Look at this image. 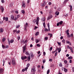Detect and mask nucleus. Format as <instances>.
Segmentation results:
<instances>
[{"instance_id": "nucleus-3", "label": "nucleus", "mask_w": 74, "mask_h": 74, "mask_svg": "<svg viewBox=\"0 0 74 74\" xmlns=\"http://www.w3.org/2000/svg\"><path fill=\"white\" fill-rule=\"evenodd\" d=\"M27 26H28V23H26L25 24V28H24V30L25 31H26L27 30V29H26V28H27Z\"/></svg>"}, {"instance_id": "nucleus-12", "label": "nucleus", "mask_w": 74, "mask_h": 74, "mask_svg": "<svg viewBox=\"0 0 74 74\" xmlns=\"http://www.w3.org/2000/svg\"><path fill=\"white\" fill-rule=\"evenodd\" d=\"M69 49L71 51V52L72 53H73L74 52V51H73V48H72L71 47H70Z\"/></svg>"}, {"instance_id": "nucleus-37", "label": "nucleus", "mask_w": 74, "mask_h": 74, "mask_svg": "<svg viewBox=\"0 0 74 74\" xmlns=\"http://www.w3.org/2000/svg\"><path fill=\"white\" fill-rule=\"evenodd\" d=\"M43 19H44L43 21H45V17H44V18H43L41 19V20H42V21H43Z\"/></svg>"}, {"instance_id": "nucleus-27", "label": "nucleus", "mask_w": 74, "mask_h": 74, "mask_svg": "<svg viewBox=\"0 0 74 74\" xmlns=\"http://www.w3.org/2000/svg\"><path fill=\"white\" fill-rule=\"evenodd\" d=\"M13 6V3H12L10 4V7H12Z\"/></svg>"}, {"instance_id": "nucleus-9", "label": "nucleus", "mask_w": 74, "mask_h": 74, "mask_svg": "<svg viewBox=\"0 0 74 74\" xmlns=\"http://www.w3.org/2000/svg\"><path fill=\"white\" fill-rule=\"evenodd\" d=\"M0 9L2 11V13H3L4 12V8L3 6H1Z\"/></svg>"}, {"instance_id": "nucleus-21", "label": "nucleus", "mask_w": 74, "mask_h": 74, "mask_svg": "<svg viewBox=\"0 0 74 74\" xmlns=\"http://www.w3.org/2000/svg\"><path fill=\"white\" fill-rule=\"evenodd\" d=\"M2 47L3 49H4V48H6V47L4 45H2Z\"/></svg>"}, {"instance_id": "nucleus-17", "label": "nucleus", "mask_w": 74, "mask_h": 74, "mask_svg": "<svg viewBox=\"0 0 74 74\" xmlns=\"http://www.w3.org/2000/svg\"><path fill=\"white\" fill-rule=\"evenodd\" d=\"M59 66L60 67H62V66H63V65H62V63L60 62L59 64Z\"/></svg>"}, {"instance_id": "nucleus-20", "label": "nucleus", "mask_w": 74, "mask_h": 74, "mask_svg": "<svg viewBox=\"0 0 74 74\" xmlns=\"http://www.w3.org/2000/svg\"><path fill=\"white\" fill-rule=\"evenodd\" d=\"M11 18L12 20H14V16L13 15H12L11 16Z\"/></svg>"}, {"instance_id": "nucleus-47", "label": "nucleus", "mask_w": 74, "mask_h": 74, "mask_svg": "<svg viewBox=\"0 0 74 74\" xmlns=\"http://www.w3.org/2000/svg\"><path fill=\"white\" fill-rule=\"evenodd\" d=\"M25 44H26L27 42V40H26L25 41Z\"/></svg>"}, {"instance_id": "nucleus-49", "label": "nucleus", "mask_w": 74, "mask_h": 74, "mask_svg": "<svg viewBox=\"0 0 74 74\" xmlns=\"http://www.w3.org/2000/svg\"><path fill=\"white\" fill-rule=\"evenodd\" d=\"M5 47L6 48H8L9 46L8 45H7L5 46Z\"/></svg>"}, {"instance_id": "nucleus-41", "label": "nucleus", "mask_w": 74, "mask_h": 74, "mask_svg": "<svg viewBox=\"0 0 74 74\" xmlns=\"http://www.w3.org/2000/svg\"><path fill=\"white\" fill-rule=\"evenodd\" d=\"M57 54H58V52H56L55 53V56H56L57 55Z\"/></svg>"}, {"instance_id": "nucleus-24", "label": "nucleus", "mask_w": 74, "mask_h": 74, "mask_svg": "<svg viewBox=\"0 0 74 74\" xmlns=\"http://www.w3.org/2000/svg\"><path fill=\"white\" fill-rule=\"evenodd\" d=\"M64 70L65 73H66V72H67V69H66L65 68H64Z\"/></svg>"}, {"instance_id": "nucleus-14", "label": "nucleus", "mask_w": 74, "mask_h": 74, "mask_svg": "<svg viewBox=\"0 0 74 74\" xmlns=\"http://www.w3.org/2000/svg\"><path fill=\"white\" fill-rule=\"evenodd\" d=\"M25 53L26 55H29V56H30V54H29V53L28 52V51H26Z\"/></svg>"}, {"instance_id": "nucleus-22", "label": "nucleus", "mask_w": 74, "mask_h": 74, "mask_svg": "<svg viewBox=\"0 0 74 74\" xmlns=\"http://www.w3.org/2000/svg\"><path fill=\"white\" fill-rule=\"evenodd\" d=\"M9 60L10 61H8V64L10 66H11V60L10 59Z\"/></svg>"}, {"instance_id": "nucleus-60", "label": "nucleus", "mask_w": 74, "mask_h": 74, "mask_svg": "<svg viewBox=\"0 0 74 74\" xmlns=\"http://www.w3.org/2000/svg\"><path fill=\"white\" fill-rule=\"evenodd\" d=\"M22 43H23V44H25V41H23L22 42Z\"/></svg>"}, {"instance_id": "nucleus-56", "label": "nucleus", "mask_w": 74, "mask_h": 74, "mask_svg": "<svg viewBox=\"0 0 74 74\" xmlns=\"http://www.w3.org/2000/svg\"><path fill=\"white\" fill-rule=\"evenodd\" d=\"M57 49L58 50V51H60V48H58Z\"/></svg>"}, {"instance_id": "nucleus-28", "label": "nucleus", "mask_w": 74, "mask_h": 74, "mask_svg": "<svg viewBox=\"0 0 74 74\" xmlns=\"http://www.w3.org/2000/svg\"><path fill=\"white\" fill-rule=\"evenodd\" d=\"M50 72V71L49 69H48L47 71V73L49 74V73Z\"/></svg>"}, {"instance_id": "nucleus-59", "label": "nucleus", "mask_w": 74, "mask_h": 74, "mask_svg": "<svg viewBox=\"0 0 74 74\" xmlns=\"http://www.w3.org/2000/svg\"><path fill=\"white\" fill-rule=\"evenodd\" d=\"M59 25V23H58L57 24V26H58Z\"/></svg>"}, {"instance_id": "nucleus-2", "label": "nucleus", "mask_w": 74, "mask_h": 74, "mask_svg": "<svg viewBox=\"0 0 74 74\" xmlns=\"http://www.w3.org/2000/svg\"><path fill=\"white\" fill-rule=\"evenodd\" d=\"M27 45L26 44L24 46H23V53H25V51H26V47Z\"/></svg>"}, {"instance_id": "nucleus-32", "label": "nucleus", "mask_w": 74, "mask_h": 74, "mask_svg": "<svg viewBox=\"0 0 74 74\" xmlns=\"http://www.w3.org/2000/svg\"><path fill=\"white\" fill-rule=\"evenodd\" d=\"M17 32V30H16V29L13 30V33H14H14H15V32Z\"/></svg>"}, {"instance_id": "nucleus-40", "label": "nucleus", "mask_w": 74, "mask_h": 74, "mask_svg": "<svg viewBox=\"0 0 74 74\" xmlns=\"http://www.w3.org/2000/svg\"><path fill=\"white\" fill-rule=\"evenodd\" d=\"M19 27H20V25H18L16 26V28H19Z\"/></svg>"}, {"instance_id": "nucleus-16", "label": "nucleus", "mask_w": 74, "mask_h": 74, "mask_svg": "<svg viewBox=\"0 0 74 74\" xmlns=\"http://www.w3.org/2000/svg\"><path fill=\"white\" fill-rule=\"evenodd\" d=\"M27 60L28 61H30V56H29L27 57Z\"/></svg>"}, {"instance_id": "nucleus-35", "label": "nucleus", "mask_w": 74, "mask_h": 74, "mask_svg": "<svg viewBox=\"0 0 74 74\" xmlns=\"http://www.w3.org/2000/svg\"><path fill=\"white\" fill-rule=\"evenodd\" d=\"M59 24L60 25H62L63 23V21H61L59 23Z\"/></svg>"}, {"instance_id": "nucleus-62", "label": "nucleus", "mask_w": 74, "mask_h": 74, "mask_svg": "<svg viewBox=\"0 0 74 74\" xmlns=\"http://www.w3.org/2000/svg\"><path fill=\"white\" fill-rule=\"evenodd\" d=\"M66 33H69V29H67V30H66Z\"/></svg>"}, {"instance_id": "nucleus-44", "label": "nucleus", "mask_w": 74, "mask_h": 74, "mask_svg": "<svg viewBox=\"0 0 74 74\" xmlns=\"http://www.w3.org/2000/svg\"><path fill=\"white\" fill-rule=\"evenodd\" d=\"M17 38L18 40H19L20 39V37L19 36L17 37Z\"/></svg>"}, {"instance_id": "nucleus-61", "label": "nucleus", "mask_w": 74, "mask_h": 74, "mask_svg": "<svg viewBox=\"0 0 74 74\" xmlns=\"http://www.w3.org/2000/svg\"><path fill=\"white\" fill-rule=\"evenodd\" d=\"M59 12H58L56 13V15L58 16V15H59Z\"/></svg>"}, {"instance_id": "nucleus-30", "label": "nucleus", "mask_w": 74, "mask_h": 74, "mask_svg": "<svg viewBox=\"0 0 74 74\" xmlns=\"http://www.w3.org/2000/svg\"><path fill=\"white\" fill-rule=\"evenodd\" d=\"M62 42L64 44H65V40H64V39L62 41Z\"/></svg>"}, {"instance_id": "nucleus-6", "label": "nucleus", "mask_w": 74, "mask_h": 74, "mask_svg": "<svg viewBox=\"0 0 74 74\" xmlns=\"http://www.w3.org/2000/svg\"><path fill=\"white\" fill-rule=\"evenodd\" d=\"M36 71V70L35 69V68H32L31 69V72H33V73H35Z\"/></svg>"}, {"instance_id": "nucleus-4", "label": "nucleus", "mask_w": 74, "mask_h": 74, "mask_svg": "<svg viewBox=\"0 0 74 74\" xmlns=\"http://www.w3.org/2000/svg\"><path fill=\"white\" fill-rule=\"evenodd\" d=\"M52 17H53L52 15H49L48 16L47 18V21H49V19H51V18H52Z\"/></svg>"}, {"instance_id": "nucleus-55", "label": "nucleus", "mask_w": 74, "mask_h": 74, "mask_svg": "<svg viewBox=\"0 0 74 74\" xmlns=\"http://www.w3.org/2000/svg\"><path fill=\"white\" fill-rule=\"evenodd\" d=\"M43 62L44 63L45 62V60H43Z\"/></svg>"}, {"instance_id": "nucleus-45", "label": "nucleus", "mask_w": 74, "mask_h": 74, "mask_svg": "<svg viewBox=\"0 0 74 74\" xmlns=\"http://www.w3.org/2000/svg\"><path fill=\"white\" fill-rule=\"evenodd\" d=\"M67 62V61L66 60H64V63L65 64H66Z\"/></svg>"}, {"instance_id": "nucleus-63", "label": "nucleus", "mask_w": 74, "mask_h": 74, "mask_svg": "<svg viewBox=\"0 0 74 74\" xmlns=\"http://www.w3.org/2000/svg\"><path fill=\"white\" fill-rule=\"evenodd\" d=\"M67 48H68L69 49L70 48V47H69V46H67Z\"/></svg>"}, {"instance_id": "nucleus-5", "label": "nucleus", "mask_w": 74, "mask_h": 74, "mask_svg": "<svg viewBox=\"0 0 74 74\" xmlns=\"http://www.w3.org/2000/svg\"><path fill=\"white\" fill-rule=\"evenodd\" d=\"M39 18L38 17H37L36 20V24L38 25V21H39Z\"/></svg>"}, {"instance_id": "nucleus-64", "label": "nucleus", "mask_w": 74, "mask_h": 74, "mask_svg": "<svg viewBox=\"0 0 74 74\" xmlns=\"http://www.w3.org/2000/svg\"><path fill=\"white\" fill-rule=\"evenodd\" d=\"M15 12L16 14H18V11H15Z\"/></svg>"}, {"instance_id": "nucleus-52", "label": "nucleus", "mask_w": 74, "mask_h": 74, "mask_svg": "<svg viewBox=\"0 0 74 74\" xmlns=\"http://www.w3.org/2000/svg\"><path fill=\"white\" fill-rule=\"evenodd\" d=\"M48 4H49V5H51V4H52V3H51V2H49Z\"/></svg>"}, {"instance_id": "nucleus-25", "label": "nucleus", "mask_w": 74, "mask_h": 74, "mask_svg": "<svg viewBox=\"0 0 74 74\" xmlns=\"http://www.w3.org/2000/svg\"><path fill=\"white\" fill-rule=\"evenodd\" d=\"M29 66H30V64H29V63L27 64V67H26V68H28V67H29Z\"/></svg>"}, {"instance_id": "nucleus-26", "label": "nucleus", "mask_w": 74, "mask_h": 74, "mask_svg": "<svg viewBox=\"0 0 74 74\" xmlns=\"http://www.w3.org/2000/svg\"><path fill=\"white\" fill-rule=\"evenodd\" d=\"M5 40V38H3L2 39L3 42H4Z\"/></svg>"}, {"instance_id": "nucleus-31", "label": "nucleus", "mask_w": 74, "mask_h": 74, "mask_svg": "<svg viewBox=\"0 0 74 74\" xmlns=\"http://www.w3.org/2000/svg\"><path fill=\"white\" fill-rule=\"evenodd\" d=\"M39 34V33L38 32H37L35 34V35L36 36H38V35Z\"/></svg>"}, {"instance_id": "nucleus-34", "label": "nucleus", "mask_w": 74, "mask_h": 74, "mask_svg": "<svg viewBox=\"0 0 74 74\" xmlns=\"http://www.w3.org/2000/svg\"><path fill=\"white\" fill-rule=\"evenodd\" d=\"M14 42V40H10V43H12V42Z\"/></svg>"}, {"instance_id": "nucleus-57", "label": "nucleus", "mask_w": 74, "mask_h": 74, "mask_svg": "<svg viewBox=\"0 0 74 74\" xmlns=\"http://www.w3.org/2000/svg\"><path fill=\"white\" fill-rule=\"evenodd\" d=\"M71 37H73V34H71Z\"/></svg>"}, {"instance_id": "nucleus-58", "label": "nucleus", "mask_w": 74, "mask_h": 74, "mask_svg": "<svg viewBox=\"0 0 74 74\" xmlns=\"http://www.w3.org/2000/svg\"><path fill=\"white\" fill-rule=\"evenodd\" d=\"M49 61H50V62H52V59H50L49 60Z\"/></svg>"}, {"instance_id": "nucleus-54", "label": "nucleus", "mask_w": 74, "mask_h": 74, "mask_svg": "<svg viewBox=\"0 0 74 74\" xmlns=\"http://www.w3.org/2000/svg\"><path fill=\"white\" fill-rule=\"evenodd\" d=\"M20 32V31H19V30H18L17 31V32L16 31V33L17 34H18V33H19Z\"/></svg>"}, {"instance_id": "nucleus-10", "label": "nucleus", "mask_w": 74, "mask_h": 74, "mask_svg": "<svg viewBox=\"0 0 74 74\" xmlns=\"http://www.w3.org/2000/svg\"><path fill=\"white\" fill-rule=\"evenodd\" d=\"M22 7H25V6H26V5H25V2H24V1H23L22 2Z\"/></svg>"}, {"instance_id": "nucleus-33", "label": "nucleus", "mask_w": 74, "mask_h": 74, "mask_svg": "<svg viewBox=\"0 0 74 74\" xmlns=\"http://www.w3.org/2000/svg\"><path fill=\"white\" fill-rule=\"evenodd\" d=\"M45 32H48L49 30L48 29H47L45 28Z\"/></svg>"}, {"instance_id": "nucleus-42", "label": "nucleus", "mask_w": 74, "mask_h": 74, "mask_svg": "<svg viewBox=\"0 0 74 74\" xmlns=\"http://www.w3.org/2000/svg\"><path fill=\"white\" fill-rule=\"evenodd\" d=\"M67 0H65L63 2V3L64 4V3H66V2H67Z\"/></svg>"}, {"instance_id": "nucleus-51", "label": "nucleus", "mask_w": 74, "mask_h": 74, "mask_svg": "<svg viewBox=\"0 0 74 74\" xmlns=\"http://www.w3.org/2000/svg\"><path fill=\"white\" fill-rule=\"evenodd\" d=\"M52 47H51L50 49H49V51H51L52 50Z\"/></svg>"}, {"instance_id": "nucleus-29", "label": "nucleus", "mask_w": 74, "mask_h": 74, "mask_svg": "<svg viewBox=\"0 0 74 74\" xmlns=\"http://www.w3.org/2000/svg\"><path fill=\"white\" fill-rule=\"evenodd\" d=\"M48 35H49V36H50L51 37L52 36V34L49 33L48 34Z\"/></svg>"}, {"instance_id": "nucleus-48", "label": "nucleus", "mask_w": 74, "mask_h": 74, "mask_svg": "<svg viewBox=\"0 0 74 74\" xmlns=\"http://www.w3.org/2000/svg\"><path fill=\"white\" fill-rule=\"evenodd\" d=\"M57 43H58V44L59 45H61V43L58 42Z\"/></svg>"}, {"instance_id": "nucleus-38", "label": "nucleus", "mask_w": 74, "mask_h": 74, "mask_svg": "<svg viewBox=\"0 0 74 74\" xmlns=\"http://www.w3.org/2000/svg\"><path fill=\"white\" fill-rule=\"evenodd\" d=\"M72 58V57H68V59H71Z\"/></svg>"}, {"instance_id": "nucleus-18", "label": "nucleus", "mask_w": 74, "mask_h": 74, "mask_svg": "<svg viewBox=\"0 0 74 74\" xmlns=\"http://www.w3.org/2000/svg\"><path fill=\"white\" fill-rule=\"evenodd\" d=\"M69 7H70V11H72V6L71 5H69Z\"/></svg>"}, {"instance_id": "nucleus-15", "label": "nucleus", "mask_w": 74, "mask_h": 74, "mask_svg": "<svg viewBox=\"0 0 74 74\" xmlns=\"http://www.w3.org/2000/svg\"><path fill=\"white\" fill-rule=\"evenodd\" d=\"M31 55L32 58H33L34 57V55H33V53H31Z\"/></svg>"}, {"instance_id": "nucleus-46", "label": "nucleus", "mask_w": 74, "mask_h": 74, "mask_svg": "<svg viewBox=\"0 0 74 74\" xmlns=\"http://www.w3.org/2000/svg\"><path fill=\"white\" fill-rule=\"evenodd\" d=\"M43 25L44 27H45V23H43Z\"/></svg>"}, {"instance_id": "nucleus-7", "label": "nucleus", "mask_w": 74, "mask_h": 74, "mask_svg": "<svg viewBox=\"0 0 74 74\" xmlns=\"http://www.w3.org/2000/svg\"><path fill=\"white\" fill-rule=\"evenodd\" d=\"M27 57L26 56H25L24 57L22 56L21 57V59L22 60H25V59H27Z\"/></svg>"}, {"instance_id": "nucleus-23", "label": "nucleus", "mask_w": 74, "mask_h": 74, "mask_svg": "<svg viewBox=\"0 0 74 74\" xmlns=\"http://www.w3.org/2000/svg\"><path fill=\"white\" fill-rule=\"evenodd\" d=\"M35 41H36V43H38V42H39V41H40V40H37V39H36Z\"/></svg>"}, {"instance_id": "nucleus-36", "label": "nucleus", "mask_w": 74, "mask_h": 74, "mask_svg": "<svg viewBox=\"0 0 74 74\" xmlns=\"http://www.w3.org/2000/svg\"><path fill=\"white\" fill-rule=\"evenodd\" d=\"M8 17L6 18L5 19V21H8Z\"/></svg>"}, {"instance_id": "nucleus-50", "label": "nucleus", "mask_w": 74, "mask_h": 74, "mask_svg": "<svg viewBox=\"0 0 74 74\" xmlns=\"http://www.w3.org/2000/svg\"><path fill=\"white\" fill-rule=\"evenodd\" d=\"M38 27H37V26H35V28H34V30H36V29H37V28H38Z\"/></svg>"}, {"instance_id": "nucleus-53", "label": "nucleus", "mask_w": 74, "mask_h": 74, "mask_svg": "<svg viewBox=\"0 0 74 74\" xmlns=\"http://www.w3.org/2000/svg\"><path fill=\"white\" fill-rule=\"evenodd\" d=\"M37 47H40V45L39 44H37Z\"/></svg>"}, {"instance_id": "nucleus-43", "label": "nucleus", "mask_w": 74, "mask_h": 74, "mask_svg": "<svg viewBox=\"0 0 74 74\" xmlns=\"http://www.w3.org/2000/svg\"><path fill=\"white\" fill-rule=\"evenodd\" d=\"M45 40H48V37H46L45 38Z\"/></svg>"}, {"instance_id": "nucleus-13", "label": "nucleus", "mask_w": 74, "mask_h": 74, "mask_svg": "<svg viewBox=\"0 0 74 74\" xmlns=\"http://www.w3.org/2000/svg\"><path fill=\"white\" fill-rule=\"evenodd\" d=\"M3 32H4V30H3V29L2 28H0V32H1V33H3Z\"/></svg>"}, {"instance_id": "nucleus-8", "label": "nucleus", "mask_w": 74, "mask_h": 74, "mask_svg": "<svg viewBox=\"0 0 74 74\" xmlns=\"http://www.w3.org/2000/svg\"><path fill=\"white\" fill-rule=\"evenodd\" d=\"M46 5V3L45 1H44V3L41 4V5L42 7H44V6Z\"/></svg>"}, {"instance_id": "nucleus-19", "label": "nucleus", "mask_w": 74, "mask_h": 74, "mask_svg": "<svg viewBox=\"0 0 74 74\" xmlns=\"http://www.w3.org/2000/svg\"><path fill=\"white\" fill-rule=\"evenodd\" d=\"M47 26L49 28V31H50V28H49V23H48L47 24Z\"/></svg>"}, {"instance_id": "nucleus-11", "label": "nucleus", "mask_w": 74, "mask_h": 74, "mask_svg": "<svg viewBox=\"0 0 74 74\" xmlns=\"http://www.w3.org/2000/svg\"><path fill=\"white\" fill-rule=\"evenodd\" d=\"M28 69V68H25V69H22V72H24L25 71H27V70Z\"/></svg>"}, {"instance_id": "nucleus-1", "label": "nucleus", "mask_w": 74, "mask_h": 74, "mask_svg": "<svg viewBox=\"0 0 74 74\" xmlns=\"http://www.w3.org/2000/svg\"><path fill=\"white\" fill-rule=\"evenodd\" d=\"M11 63L13 66L16 65V61L14 58H13L12 59Z\"/></svg>"}, {"instance_id": "nucleus-39", "label": "nucleus", "mask_w": 74, "mask_h": 74, "mask_svg": "<svg viewBox=\"0 0 74 74\" xmlns=\"http://www.w3.org/2000/svg\"><path fill=\"white\" fill-rule=\"evenodd\" d=\"M21 12L22 14H24L25 12V11L23 10L21 11Z\"/></svg>"}]
</instances>
